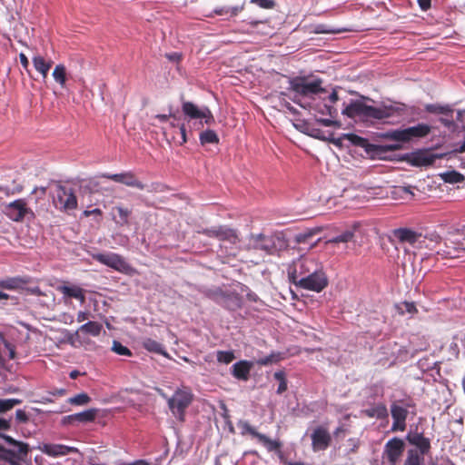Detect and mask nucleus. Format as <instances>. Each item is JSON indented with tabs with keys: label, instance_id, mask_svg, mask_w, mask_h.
I'll list each match as a JSON object with an SVG mask.
<instances>
[{
	"label": "nucleus",
	"instance_id": "nucleus-1",
	"mask_svg": "<svg viewBox=\"0 0 465 465\" xmlns=\"http://www.w3.org/2000/svg\"><path fill=\"white\" fill-rule=\"evenodd\" d=\"M404 107L405 105L403 104L374 107L371 105H367L362 101L356 100L351 101L348 105H346L342 109L341 114L351 119L360 118L362 120H384L394 115L402 114L405 111Z\"/></svg>",
	"mask_w": 465,
	"mask_h": 465
},
{
	"label": "nucleus",
	"instance_id": "nucleus-2",
	"mask_svg": "<svg viewBox=\"0 0 465 465\" xmlns=\"http://www.w3.org/2000/svg\"><path fill=\"white\" fill-rule=\"evenodd\" d=\"M410 444L417 450H409L403 465H424V456L429 455L431 449L430 440L421 432H410L407 437Z\"/></svg>",
	"mask_w": 465,
	"mask_h": 465
},
{
	"label": "nucleus",
	"instance_id": "nucleus-3",
	"mask_svg": "<svg viewBox=\"0 0 465 465\" xmlns=\"http://www.w3.org/2000/svg\"><path fill=\"white\" fill-rule=\"evenodd\" d=\"M289 91L295 93L296 95L302 97H312L318 94L325 92L322 87V80L315 79L310 81L305 76H296L289 80Z\"/></svg>",
	"mask_w": 465,
	"mask_h": 465
},
{
	"label": "nucleus",
	"instance_id": "nucleus-4",
	"mask_svg": "<svg viewBox=\"0 0 465 465\" xmlns=\"http://www.w3.org/2000/svg\"><path fill=\"white\" fill-rule=\"evenodd\" d=\"M51 195L54 207L62 212H69L77 208V197L73 188L58 183Z\"/></svg>",
	"mask_w": 465,
	"mask_h": 465
},
{
	"label": "nucleus",
	"instance_id": "nucleus-5",
	"mask_svg": "<svg viewBox=\"0 0 465 465\" xmlns=\"http://www.w3.org/2000/svg\"><path fill=\"white\" fill-rule=\"evenodd\" d=\"M321 265L322 264L313 258L301 257L289 266V278L296 285L301 278H305L308 274L316 272Z\"/></svg>",
	"mask_w": 465,
	"mask_h": 465
},
{
	"label": "nucleus",
	"instance_id": "nucleus-6",
	"mask_svg": "<svg viewBox=\"0 0 465 465\" xmlns=\"http://www.w3.org/2000/svg\"><path fill=\"white\" fill-rule=\"evenodd\" d=\"M431 132V126L427 124H418L405 129L394 130L385 134V137L396 142L408 143L413 139L426 137Z\"/></svg>",
	"mask_w": 465,
	"mask_h": 465
},
{
	"label": "nucleus",
	"instance_id": "nucleus-7",
	"mask_svg": "<svg viewBox=\"0 0 465 465\" xmlns=\"http://www.w3.org/2000/svg\"><path fill=\"white\" fill-rule=\"evenodd\" d=\"M413 407H415V404L411 399L395 401L391 404V415L393 420L391 431H404L406 430L408 409Z\"/></svg>",
	"mask_w": 465,
	"mask_h": 465
},
{
	"label": "nucleus",
	"instance_id": "nucleus-8",
	"mask_svg": "<svg viewBox=\"0 0 465 465\" xmlns=\"http://www.w3.org/2000/svg\"><path fill=\"white\" fill-rule=\"evenodd\" d=\"M282 238L277 234L265 235L263 233L252 234L249 245L254 250L265 252L267 254L275 253L281 246Z\"/></svg>",
	"mask_w": 465,
	"mask_h": 465
},
{
	"label": "nucleus",
	"instance_id": "nucleus-9",
	"mask_svg": "<svg viewBox=\"0 0 465 465\" xmlns=\"http://www.w3.org/2000/svg\"><path fill=\"white\" fill-rule=\"evenodd\" d=\"M92 257L96 262L122 273L131 274L134 271V268L124 260V258L118 253H95L93 254Z\"/></svg>",
	"mask_w": 465,
	"mask_h": 465
},
{
	"label": "nucleus",
	"instance_id": "nucleus-10",
	"mask_svg": "<svg viewBox=\"0 0 465 465\" xmlns=\"http://www.w3.org/2000/svg\"><path fill=\"white\" fill-rule=\"evenodd\" d=\"M193 394L190 391L178 390L168 400V406L173 414L181 421L184 420L185 411L192 403Z\"/></svg>",
	"mask_w": 465,
	"mask_h": 465
},
{
	"label": "nucleus",
	"instance_id": "nucleus-11",
	"mask_svg": "<svg viewBox=\"0 0 465 465\" xmlns=\"http://www.w3.org/2000/svg\"><path fill=\"white\" fill-rule=\"evenodd\" d=\"M328 285V278L323 271L322 265L316 272L308 274L305 278H301L296 286L316 292H322Z\"/></svg>",
	"mask_w": 465,
	"mask_h": 465
},
{
	"label": "nucleus",
	"instance_id": "nucleus-12",
	"mask_svg": "<svg viewBox=\"0 0 465 465\" xmlns=\"http://www.w3.org/2000/svg\"><path fill=\"white\" fill-rule=\"evenodd\" d=\"M391 236L400 244L408 243L416 248H420V244L425 242L421 232H418L407 227L392 230Z\"/></svg>",
	"mask_w": 465,
	"mask_h": 465
},
{
	"label": "nucleus",
	"instance_id": "nucleus-13",
	"mask_svg": "<svg viewBox=\"0 0 465 465\" xmlns=\"http://www.w3.org/2000/svg\"><path fill=\"white\" fill-rule=\"evenodd\" d=\"M405 450L403 440L394 437L389 440L383 450V458H385L390 465H396L401 458Z\"/></svg>",
	"mask_w": 465,
	"mask_h": 465
},
{
	"label": "nucleus",
	"instance_id": "nucleus-14",
	"mask_svg": "<svg viewBox=\"0 0 465 465\" xmlns=\"http://www.w3.org/2000/svg\"><path fill=\"white\" fill-rule=\"evenodd\" d=\"M200 232L208 237L216 238L221 242H228L232 244H236L240 241L236 231L227 226L206 228Z\"/></svg>",
	"mask_w": 465,
	"mask_h": 465
},
{
	"label": "nucleus",
	"instance_id": "nucleus-15",
	"mask_svg": "<svg viewBox=\"0 0 465 465\" xmlns=\"http://www.w3.org/2000/svg\"><path fill=\"white\" fill-rule=\"evenodd\" d=\"M245 22L250 26V28L242 30L245 34L270 36L274 33V27L272 25L270 19L249 18L248 21Z\"/></svg>",
	"mask_w": 465,
	"mask_h": 465
},
{
	"label": "nucleus",
	"instance_id": "nucleus-16",
	"mask_svg": "<svg viewBox=\"0 0 465 465\" xmlns=\"http://www.w3.org/2000/svg\"><path fill=\"white\" fill-rule=\"evenodd\" d=\"M100 177L112 180L129 187L137 188L139 190L145 189V184L141 182L132 171L114 174L102 173L100 174Z\"/></svg>",
	"mask_w": 465,
	"mask_h": 465
},
{
	"label": "nucleus",
	"instance_id": "nucleus-17",
	"mask_svg": "<svg viewBox=\"0 0 465 465\" xmlns=\"http://www.w3.org/2000/svg\"><path fill=\"white\" fill-rule=\"evenodd\" d=\"M437 253L442 258L456 259L465 255V248L462 243L446 239L443 243L436 250Z\"/></svg>",
	"mask_w": 465,
	"mask_h": 465
},
{
	"label": "nucleus",
	"instance_id": "nucleus-18",
	"mask_svg": "<svg viewBox=\"0 0 465 465\" xmlns=\"http://www.w3.org/2000/svg\"><path fill=\"white\" fill-rule=\"evenodd\" d=\"M5 213L14 222H22L26 214L33 213L25 199H17L5 207Z\"/></svg>",
	"mask_w": 465,
	"mask_h": 465
},
{
	"label": "nucleus",
	"instance_id": "nucleus-19",
	"mask_svg": "<svg viewBox=\"0 0 465 465\" xmlns=\"http://www.w3.org/2000/svg\"><path fill=\"white\" fill-rule=\"evenodd\" d=\"M312 447L314 451L325 450L331 443V436L327 428L316 427L311 434Z\"/></svg>",
	"mask_w": 465,
	"mask_h": 465
},
{
	"label": "nucleus",
	"instance_id": "nucleus-20",
	"mask_svg": "<svg viewBox=\"0 0 465 465\" xmlns=\"http://www.w3.org/2000/svg\"><path fill=\"white\" fill-rule=\"evenodd\" d=\"M28 451V445H20L17 450H9L0 446V457L11 465H21V461L27 456Z\"/></svg>",
	"mask_w": 465,
	"mask_h": 465
},
{
	"label": "nucleus",
	"instance_id": "nucleus-21",
	"mask_svg": "<svg viewBox=\"0 0 465 465\" xmlns=\"http://www.w3.org/2000/svg\"><path fill=\"white\" fill-rule=\"evenodd\" d=\"M38 450L44 454H46L47 456L50 457L65 456L69 453L78 451V450L74 447L54 443H43L38 446Z\"/></svg>",
	"mask_w": 465,
	"mask_h": 465
},
{
	"label": "nucleus",
	"instance_id": "nucleus-22",
	"mask_svg": "<svg viewBox=\"0 0 465 465\" xmlns=\"http://www.w3.org/2000/svg\"><path fill=\"white\" fill-rule=\"evenodd\" d=\"M56 290L64 295V298H74L81 303L85 302V290L78 285L64 283L57 286Z\"/></svg>",
	"mask_w": 465,
	"mask_h": 465
},
{
	"label": "nucleus",
	"instance_id": "nucleus-23",
	"mask_svg": "<svg viewBox=\"0 0 465 465\" xmlns=\"http://www.w3.org/2000/svg\"><path fill=\"white\" fill-rule=\"evenodd\" d=\"M243 305L242 297L236 292L226 291L221 306L229 311H237Z\"/></svg>",
	"mask_w": 465,
	"mask_h": 465
},
{
	"label": "nucleus",
	"instance_id": "nucleus-24",
	"mask_svg": "<svg viewBox=\"0 0 465 465\" xmlns=\"http://www.w3.org/2000/svg\"><path fill=\"white\" fill-rule=\"evenodd\" d=\"M252 363L248 361H240L232 366V376L240 381H248Z\"/></svg>",
	"mask_w": 465,
	"mask_h": 465
},
{
	"label": "nucleus",
	"instance_id": "nucleus-25",
	"mask_svg": "<svg viewBox=\"0 0 465 465\" xmlns=\"http://www.w3.org/2000/svg\"><path fill=\"white\" fill-rule=\"evenodd\" d=\"M32 61L35 70L45 79L53 65V61L51 59H45L40 54L35 55Z\"/></svg>",
	"mask_w": 465,
	"mask_h": 465
},
{
	"label": "nucleus",
	"instance_id": "nucleus-26",
	"mask_svg": "<svg viewBox=\"0 0 465 465\" xmlns=\"http://www.w3.org/2000/svg\"><path fill=\"white\" fill-rule=\"evenodd\" d=\"M320 232L319 228L308 229L301 232L294 236V242L298 244H310L313 247L317 242H312L314 236Z\"/></svg>",
	"mask_w": 465,
	"mask_h": 465
},
{
	"label": "nucleus",
	"instance_id": "nucleus-27",
	"mask_svg": "<svg viewBox=\"0 0 465 465\" xmlns=\"http://www.w3.org/2000/svg\"><path fill=\"white\" fill-rule=\"evenodd\" d=\"M435 161V156L427 152L414 153L411 156V163L414 166H429L432 165Z\"/></svg>",
	"mask_w": 465,
	"mask_h": 465
},
{
	"label": "nucleus",
	"instance_id": "nucleus-28",
	"mask_svg": "<svg viewBox=\"0 0 465 465\" xmlns=\"http://www.w3.org/2000/svg\"><path fill=\"white\" fill-rule=\"evenodd\" d=\"M182 110L184 115L189 119H200L203 114V107L198 108L196 104L189 101L183 103Z\"/></svg>",
	"mask_w": 465,
	"mask_h": 465
},
{
	"label": "nucleus",
	"instance_id": "nucleus-29",
	"mask_svg": "<svg viewBox=\"0 0 465 465\" xmlns=\"http://www.w3.org/2000/svg\"><path fill=\"white\" fill-rule=\"evenodd\" d=\"M142 346L143 349L150 352L164 356L167 355V352L165 351L163 345L152 338H143L142 340Z\"/></svg>",
	"mask_w": 465,
	"mask_h": 465
},
{
	"label": "nucleus",
	"instance_id": "nucleus-30",
	"mask_svg": "<svg viewBox=\"0 0 465 465\" xmlns=\"http://www.w3.org/2000/svg\"><path fill=\"white\" fill-rule=\"evenodd\" d=\"M363 413L369 418H377L380 420L388 417L387 407L383 403H379L371 408L363 411Z\"/></svg>",
	"mask_w": 465,
	"mask_h": 465
},
{
	"label": "nucleus",
	"instance_id": "nucleus-31",
	"mask_svg": "<svg viewBox=\"0 0 465 465\" xmlns=\"http://www.w3.org/2000/svg\"><path fill=\"white\" fill-rule=\"evenodd\" d=\"M423 239L425 242L420 244V248L438 249L441 244V238L437 232L427 233Z\"/></svg>",
	"mask_w": 465,
	"mask_h": 465
},
{
	"label": "nucleus",
	"instance_id": "nucleus-32",
	"mask_svg": "<svg viewBox=\"0 0 465 465\" xmlns=\"http://www.w3.org/2000/svg\"><path fill=\"white\" fill-rule=\"evenodd\" d=\"M102 330L103 325L98 322H88L79 328V331L94 337L99 336Z\"/></svg>",
	"mask_w": 465,
	"mask_h": 465
},
{
	"label": "nucleus",
	"instance_id": "nucleus-33",
	"mask_svg": "<svg viewBox=\"0 0 465 465\" xmlns=\"http://www.w3.org/2000/svg\"><path fill=\"white\" fill-rule=\"evenodd\" d=\"M54 81L60 84L62 88H64L66 85L67 74L66 68L63 64H56L53 74H52Z\"/></svg>",
	"mask_w": 465,
	"mask_h": 465
},
{
	"label": "nucleus",
	"instance_id": "nucleus-34",
	"mask_svg": "<svg viewBox=\"0 0 465 465\" xmlns=\"http://www.w3.org/2000/svg\"><path fill=\"white\" fill-rule=\"evenodd\" d=\"M396 312L400 315H404L405 313L414 315L418 313V309L413 302H402L395 305Z\"/></svg>",
	"mask_w": 465,
	"mask_h": 465
},
{
	"label": "nucleus",
	"instance_id": "nucleus-35",
	"mask_svg": "<svg viewBox=\"0 0 465 465\" xmlns=\"http://www.w3.org/2000/svg\"><path fill=\"white\" fill-rule=\"evenodd\" d=\"M96 415H97L96 409H89V410L84 411L82 412L74 413V417L76 420V422L87 423V422L94 421L96 418Z\"/></svg>",
	"mask_w": 465,
	"mask_h": 465
},
{
	"label": "nucleus",
	"instance_id": "nucleus-36",
	"mask_svg": "<svg viewBox=\"0 0 465 465\" xmlns=\"http://www.w3.org/2000/svg\"><path fill=\"white\" fill-rule=\"evenodd\" d=\"M425 110L430 114H444L448 116H452L453 114V110L450 105L430 104L425 106Z\"/></svg>",
	"mask_w": 465,
	"mask_h": 465
},
{
	"label": "nucleus",
	"instance_id": "nucleus-37",
	"mask_svg": "<svg viewBox=\"0 0 465 465\" xmlns=\"http://www.w3.org/2000/svg\"><path fill=\"white\" fill-rule=\"evenodd\" d=\"M257 440L267 449L268 451H278L281 450L282 444L278 440H271L266 435L261 433Z\"/></svg>",
	"mask_w": 465,
	"mask_h": 465
},
{
	"label": "nucleus",
	"instance_id": "nucleus-38",
	"mask_svg": "<svg viewBox=\"0 0 465 465\" xmlns=\"http://www.w3.org/2000/svg\"><path fill=\"white\" fill-rule=\"evenodd\" d=\"M199 140L202 145L207 143L218 144L220 139L213 130H205L200 134Z\"/></svg>",
	"mask_w": 465,
	"mask_h": 465
},
{
	"label": "nucleus",
	"instance_id": "nucleus-39",
	"mask_svg": "<svg viewBox=\"0 0 465 465\" xmlns=\"http://www.w3.org/2000/svg\"><path fill=\"white\" fill-rule=\"evenodd\" d=\"M226 291L220 287L205 291L204 295L217 304L221 305Z\"/></svg>",
	"mask_w": 465,
	"mask_h": 465
},
{
	"label": "nucleus",
	"instance_id": "nucleus-40",
	"mask_svg": "<svg viewBox=\"0 0 465 465\" xmlns=\"http://www.w3.org/2000/svg\"><path fill=\"white\" fill-rule=\"evenodd\" d=\"M354 238V232L351 231H345L341 234L328 240L327 243H346L352 241Z\"/></svg>",
	"mask_w": 465,
	"mask_h": 465
},
{
	"label": "nucleus",
	"instance_id": "nucleus-41",
	"mask_svg": "<svg viewBox=\"0 0 465 465\" xmlns=\"http://www.w3.org/2000/svg\"><path fill=\"white\" fill-rule=\"evenodd\" d=\"M90 401H91V398L85 392L76 394L74 397L69 398L67 401L68 403H70L72 405H76V406L86 405Z\"/></svg>",
	"mask_w": 465,
	"mask_h": 465
},
{
	"label": "nucleus",
	"instance_id": "nucleus-42",
	"mask_svg": "<svg viewBox=\"0 0 465 465\" xmlns=\"http://www.w3.org/2000/svg\"><path fill=\"white\" fill-rule=\"evenodd\" d=\"M26 282H27V281L24 280L22 278H12V279H8L6 281L0 282V286L5 289L15 290V289L18 288L21 284L26 283Z\"/></svg>",
	"mask_w": 465,
	"mask_h": 465
},
{
	"label": "nucleus",
	"instance_id": "nucleus-43",
	"mask_svg": "<svg viewBox=\"0 0 465 465\" xmlns=\"http://www.w3.org/2000/svg\"><path fill=\"white\" fill-rule=\"evenodd\" d=\"M346 29L343 28H333L330 27L327 25L320 24L315 26L314 33L316 34H339L345 32Z\"/></svg>",
	"mask_w": 465,
	"mask_h": 465
},
{
	"label": "nucleus",
	"instance_id": "nucleus-44",
	"mask_svg": "<svg viewBox=\"0 0 465 465\" xmlns=\"http://www.w3.org/2000/svg\"><path fill=\"white\" fill-rule=\"evenodd\" d=\"M216 356L217 361L220 363L224 364H229L235 359V355L232 351H218Z\"/></svg>",
	"mask_w": 465,
	"mask_h": 465
},
{
	"label": "nucleus",
	"instance_id": "nucleus-45",
	"mask_svg": "<svg viewBox=\"0 0 465 465\" xmlns=\"http://www.w3.org/2000/svg\"><path fill=\"white\" fill-rule=\"evenodd\" d=\"M345 139L350 141L353 145L360 147H366L368 144V140L359 136L355 134H347L344 135Z\"/></svg>",
	"mask_w": 465,
	"mask_h": 465
},
{
	"label": "nucleus",
	"instance_id": "nucleus-46",
	"mask_svg": "<svg viewBox=\"0 0 465 465\" xmlns=\"http://www.w3.org/2000/svg\"><path fill=\"white\" fill-rule=\"evenodd\" d=\"M22 402L18 399H0V412H5Z\"/></svg>",
	"mask_w": 465,
	"mask_h": 465
},
{
	"label": "nucleus",
	"instance_id": "nucleus-47",
	"mask_svg": "<svg viewBox=\"0 0 465 465\" xmlns=\"http://www.w3.org/2000/svg\"><path fill=\"white\" fill-rule=\"evenodd\" d=\"M239 428L242 430V434H250L254 438H258V435L261 433L256 430L254 427H252L248 421H240Z\"/></svg>",
	"mask_w": 465,
	"mask_h": 465
},
{
	"label": "nucleus",
	"instance_id": "nucleus-48",
	"mask_svg": "<svg viewBox=\"0 0 465 465\" xmlns=\"http://www.w3.org/2000/svg\"><path fill=\"white\" fill-rule=\"evenodd\" d=\"M273 376H274L275 380L280 381L278 389H277V393L278 394L283 393L287 390V381L285 379V373L283 371H276Z\"/></svg>",
	"mask_w": 465,
	"mask_h": 465
},
{
	"label": "nucleus",
	"instance_id": "nucleus-49",
	"mask_svg": "<svg viewBox=\"0 0 465 465\" xmlns=\"http://www.w3.org/2000/svg\"><path fill=\"white\" fill-rule=\"evenodd\" d=\"M113 351L119 355L123 356H132V351L125 346H124L120 341H114L112 346Z\"/></svg>",
	"mask_w": 465,
	"mask_h": 465
},
{
	"label": "nucleus",
	"instance_id": "nucleus-50",
	"mask_svg": "<svg viewBox=\"0 0 465 465\" xmlns=\"http://www.w3.org/2000/svg\"><path fill=\"white\" fill-rule=\"evenodd\" d=\"M444 180L447 183H456L464 180V176L458 172L452 171L444 174Z\"/></svg>",
	"mask_w": 465,
	"mask_h": 465
},
{
	"label": "nucleus",
	"instance_id": "nucleus-51",
	"mask_svg": "<svg viewBox=\"0 0 465 465\" xmlns=\"http://www.w3.org/2000/svg\"><path fill=\"white\" fill-rule=\"evenodd\" d=\"M115 209L118 212V214L120 216V223L122 224H127L129 216L131 214V211L123 206H117V207H115Z\"/></svg>",
	"mask_w": 465,
	"mask_h": 465
},
{
	"label": "nucleus",
	"instance_id": "nucleus-52",
	"mask_svg": "<svg viewBox=\"0 0 465 465\" xmlns=\"http://www.w3.org/2000/svg\"><path fill=\"white\" fill-rule=\"evenodd\" d=\"M201 119L204 120V124L208 125H211L215 122L213 113L206 106L203 107V114Z\"/></svg>",
	"mask_w": 465,
	"mask_h": 465
},
{
	"label": "nucleus",
	"instance_id": "nucleus-53",
	"mask_svg": "<svg viewBox=\"0 0 465 465\" xmlns=\"http://www.w3.org/2000/svg\"><path fill=\"white\" fill-rule=\"evenodd\" d=\"M251 3L256 4L264 9H272L275 6V2L273 0H251Z\"/></svg>",
	"mask_w": 465,
	"mask_h": 465
},
{
	"label": "nucleus",
	"instance_id": "nucleus-54",
	"mask_svg": "<svg viewBox=\"0 0 465 465\" xmlns=\"http://www.w3.org/2000/svg\"><path fill=\"white\" fill-rule=\"evenodd\" d=\"M317 121L321 124H322L323 126H326V127H331V126L339 127L341 125L340 122H338L336 120H332V119L322 118V119H318Z\"/></svg>",
	"mask_w": 465,
	"mask_h": 465
},
{
	"label": "nucleus",
	"instance_id": "nucleus-55",
	"mask_svg": "<svg viewBox=\"0 0 465 465\" xmlns=\"http://www.w3.org/2000/svg\"><path fill=\"white\" fill-rule=\"evenodd\" d=\"M3 439L9 444L10 447L18 449V448H20V445H27L26 443L15 440L12 437L7 436V435H4Z\"/></svg>",
	"mask_w": 465,
	"mask_h": 465
},
{
	"label": "nucleus",
	"instance_id": "nucleus-56",
	"mask_svg": "<svg viewBox=\"0 0 465 465\" xmlns=\"http://www.w3.org/2000/svg\"><path fill=\"white\" fill-rule=\"evenodd\" d=\"M15 419L20 423H25L28 421V416L23 410H17L15 411Z\"/></svg>",
	"mask_w": 465,
	"mask_h": 465
},
{
	"label": "nucleus",
	"instance_id": "nucleus-57",
	"mask_svg": "<svg viewBox=\"0 0 465 465\" xmlns=\"http://www.w3.org/2000/svg\"><path fill=\"white\" fill-rule=\"evenodd\" d=\"M418 5L422 11H428L431 7V0H418Z\"/></svg>",
	"mask_w": 465,
	"mask_h": 465
},
{
	"label": "nucleus",
	"instance_id": "nucleus-58",
	"mask_svg": "<svg viewBox=\"0 0 465 465\" xmlns=\"http://www.w3.org/2000/svg\"><path fill=\"white\" fill-rule=\"evenodd\" d=\"M165 57H166L168 60L172 61V62H176V63H177V62H180V61H181V59H182V54H179V53L174 52V53L166 54H165Z\"/></svg>",
	"mask_w": 465,
	"mask_h": 465
},
{
	"label": "nucleus",
	"instance_id": "nucleus-59",
	"mask_svg": "<svg viewBox=\"0 0 465 465\" xmlns=\"http://www.w3.org/2000/svg\"><path fill=\"white\" fill-rule=\"evenodd\" d=\"M19 59H20V63H21L23 68L25 69L26 71H28L29 61H28V58L26 57V55L24 53H20Z\"/></svg>",
	"mask_w": 465,
	"mask_h": 465
},
{
	"label": "nucleus",
	"instance_id": "nucleus-60",
	"mask_svg": "<svg viewBox=\"0 0 465 465\" xmlns=\"http://www.w3.org/2000/svg\"><path fill=\"white\" fill-rule=\"evenodd\" d=\"M5 346L8 350V357H9V359H12V360L15 359V346H13L9 342H5Z\"/></svg>",
	"mask_w": 465,
	"mask_h": 465
},
{
	"label": "nucleus",
	"instance_id": "nucleus-61",
	"mask_svg": "<svg viewBox=\"0 0 465 465\" xmlns=\"http://www.w3.org/2000/svg\"><path fill=\"white\" fill-rule=\"evenodd\" d=\"M103 214V212L102 210L98 209V208H95V209H93V210H85L84 212V215L85 217H89L91 215H102Z\"/></svg>",
	"mask_w": 465,
	"mask_h": 465
},
{
	"label": "nucleus",
	"instance_id": "nucleus-62",
	"mask_svg": "<svg viewBox=\"0 0 465 465\" xmlns=\"http://www.w3.org/2000/svg\"><path fill=\"white\" fill-rule=\"evenodd\" d=\"M324 109H325V111H322V114H328L331 117H335L336 116L337 111L332 106L325 104L324 105Z\"/></svg>",
	"mask_w": 465,
	"mask_h": 465
},
{
	"label": "nucleus",
	"instance_id": "nucleus-63",
	"mask_svg": "<svg viewBox=\"0 0 465 465\" xmlns=\"http://www.w3.org/2000/svg\"><path fill=\"white\" fill-rule=\"evenodd\" d=\"M243 5L229 8V14L231 16H236L240 12L243 10Z\"/></svg>",
	"mask_w": 465,
	"mask_h": 465
},
{
	"label": "nucleus",
	"instance_id": "nucleus-64",
	"mask_svg": "<svg viewBox=\"0 0 465 465\" xmlns=\"http://www.w3.org/2000/svg\"><path fill=\"white\" fill-rule=\"evenodd\" d=\"M74 422H76V420L74 419V414L67 415L62 420V423L64 425L74 424Z\"/></svg>",
	"mask_w": 465,
	"mask_h": 465
}]
</instances>
